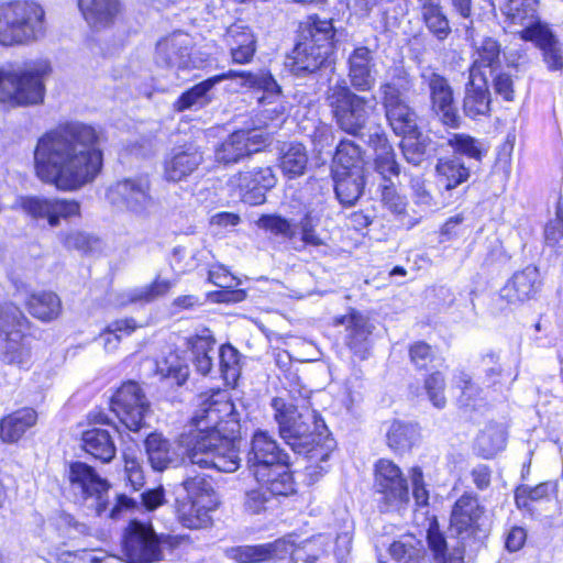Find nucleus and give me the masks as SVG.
<instances>
[{
    "instance_id": "1",
    "label": "nucleus",
    "mask_w": 563,
    "mask_h": 563,
    "mask_svg": "<svg viewBox=\"0 0 563 563\" xmlns=\"http://www.w3.org/2000/svg\"><path fill=\"white\" fill-rule=\"evenodd\" d=\"M199 409L192 418L194 427L183 432L175 443L161 433L145 439V452L152 468L163 472L177 466L185 457L201 468L231 473L239 468L240 456L235 437L223 434V423L233 422L234 405L224 389H211L199 395Z\"/></svg>"
},
{
    "instance_id": "2",
    "label": "nucleus",
    "mask_w": 563,
    "mask_h": 563,
    "mask_svg": "<svg viewBox=\"0 0 563 563\" xmlns=\"http://www.w3.org/2000/svg\"><path fill=\"white\" fill-rule=\"evenodd\" d=\"M103 134L93 125L71 121L43 134L35 146L36 176L63 191L92 183L103 164Z\"/></svg>"
},
{
    "instance_id": "3",
    "label": "nucleus",
    "mask_w": 563,
    "mask_h": 563,
    "mask_svg": "<svg viewBox=\"0 0 563 563\" xmlns=\"http://www.w3.org/2000/svg\"><path fill=\"white\" fill-rule=\"evenodd\" d=\"M284 379L287 395L274 397L271 401L279 435L294 452L308 453L309 459L320 456V460L324 461L328 454H321L318 448L324 423L318 413L308 407L310 390L300 385L296 372L287 369Z\"/></svg>"
},
{
    "instance_id": "4",
    "label": "nucleus",
    "mask_w": 563,
    "mask_h": 563,
    "mask_svg": "<svg viewBox=\"0 0 563 563\" xmlns=\"http://www.w3.org/2000/svg\"><path fill=\"white\" fill-rule=\"evenodd\" d=\"M52 68L47 60L8 64L0 68V102L11 107L40 104L45 96V78Z\"/></svg>"
},
{
    "instance_id": "5",
    "label": "nucleus",
    "mask_w": 563,
    "mask_h": 563,
    "mask_svg": "<svg viewBox=\"0 0 563 563\" xmlns=\"http://www.w3.org/2000/svg\"><path fill=\"white\" fill-rule=\"evenodd\" d=\"M235 77L243 79V86L263 90V96L258 99V101L262 104L276 103V106L269 110L272 113H274L276 117L284 114L286 107L279 102L282 98L280 87L273 78V76L264 70L258 73L229 70L222 75L203 80L184 92L174 103V109L176 111H185L188 109L201 108L206 106L210 101L208 92L211 90L214 84Z\"/></svg>"
},
{
    "instance_id": "6",
    "label": "nucleus",
    "mask_w": 563,
    "mask_h": 563,
    "mask_svg": "<svg viewBox=\"0 0 563 563\" xmlns=\"http://www.w3.org/2000/svg\"><path fill=\"white\" fill-rule=\"evenodd\" d=\"M45 34V11L33 0H14L0 4V45H25Z\"/></svg>"
},
{
    "instance_id": "7",
    "label": "nucleus",
    "mask_w": 563,
    "mask_h": 563,
    "mask_svg": "<svg viewBox=\"0 0 563 563\" xmlns=\"http://www.w3.org/2000/svg\"><path fill=\"white\" fill-rule=\"evenodd\" d=\"M327 104L336 125L345 133L357 136L367 126L377 109L375 97H364L354 92L345 80L329 86Z\"/></svg>"
},
{
    "instance_id": "8",
    "label": "nucleus",
    "mask_w": 563,
    "mask_h": 563,
    "mask_svg": "<svg viewBox=\"0 0 563 563\" xmlns=\"http://www.w3.org/2000/svg\"><path fill=\"white\" fill-rule=\"evenodd\" d=\"M312 543L313 539L297 543L295 534H287L268 543L233 547L225 553L239 563H262L284 559L287 554H290L292 563H314L318 554L312 551Z\"/></svg>"
},
{
    "instance_id": "9",
    "label": "nucleus",
    "mask_w": 563,
    "mask_h": 563,
    "mask_svg": "<svg viewBox=\"0 0 563 563\" xmlns=\"http://www.w3.org/2000/svg\"><path fill=\"white\" fill-rule=\"evenodd\" d=\"M29 320L20 308L11 302L0 305V357L11 365L23 366L31 357L24 343Z\"/></svg>"
},
{
    "instance_id": "10",
    "label": "nucleus",
    "mask_w": 563,
    "mask_h": 563,
    "mask_svg": "<svg viewBox=\"0 0 563 563\" xmlns=\"http://www.w3.org/2000/svg\"><path fill=\"white\" fill-rule=\"evenodd\" d=\"M391 81L380 85L382 103L385 109L386 119L395 134L404 136L417 133V114L401 97L404 91L410 88L408 74L397 68Z\"/></svg>"
},
{
    "instance_id": "11",
    "label": "nucleus",
    "mask_w": 563,
    "mask_h": 563,
    "mask_svg": "<svg viewBox=\"0 0 563 563\" xmlns=\"http://www.w3.org/2000/svg\"><path fill=\"white\" fill-rule=\"evenodd\" d=\"M188 497L178 501L177 518L189 529L206 528L211 523L210 511L218 506L214 490L203 476H194L183 483Z\"/></svg>"
},
{
    "instance_id": "12",
    "label": "nucleus",
    "mask_w": 563,
    "mask_h": 563,
    "mask_svg": "<svg viewBox=\"0 0 563 563\" xmlns=\"http://www.w3.org/2000/svg\"><path fill=\"white\" fill-rule=\"evenodd\" d=\"M152 184L146 176L128 177L109 186L106 198L110 205L139 218H148L156 207Z\"/></svg>"
},
{
    "instance_id": "13",
    "label": "nucleus",
    "mask_w": 563,
    "mask_h": 563,
    "mask_svg": "<svg viewBox=\"0 0 563 563\" xmlns=\"http://www.w3.org/2000/svg\"><path fill=\"white\" fill-rule=\"evenodd\" d=\"M167 540L158 537L151 526L131 521L124 533L123 550L128 563H153L163 559L162 547Z\"/></svg>"
},
{
    "instance_id": "14",
    "label": "nucleus",
    "mask_w": 563,
    "mask_h": 563,
    "mask_svg": "<svg viewBox=\"0 0 563 563\" xmlns=\"http://www.w3.org/2000/svg\"><path fill=\"white\" fill-rule=\"evenodd\" d=\"M246 464L255 478H263L282 464H288V455L267 431L257 430L252 437Z\"/></svg>"
},
{
    "instance_id": "15",
    "label": "nucleus",
    "mask_w": 563,
    "mask_h": 563,
    "mask_svg": "<svg viewBox=\"0 0 563 563\" xmlns=\"http://www.w3.org/2000/svg\"><path fill=\"white\" fill-rule=\"evenodd\" d=\"M375 489L383 510L399 507L409 501V488L400 468L391 461L382 459L375 465Z\"/></svg>"
},
{
    "instance_id": "16",
    "label": "nucleus",
    "mask_w": 563,
    "mask_h": 563,
    "mask_svg": "<svg viewBox=\"0 0 563 563\" xmlns=\"http://www.w3.org/2000/svg\"><path fill=\"white\" fill-rule=\"evenodd\" d=\"M276 176L269 166H255L234 174L229 186L238 196L251 206L266 201V192L276 185Z\"/></svg>"
},
{
    "instance_id": "17",
    "label": "nucleus",
    "mask_w": 563,
    "mask_h": 563,
    "mask_svg": "<svg viewBox=\"0 0 563 563\" xmlns=\"http://www.w3.org/2000/svg\"><path fill=\"white\" fill-rule=\"evenodd\" d=\"M420 78L430 93L431 110L450 128H459L461 118L454 103L453 89L449 80L432 68H423Z\"/></svg>"
},
{
    "instance_id": "18",
    "label": "nucleus",
    "mask_w": 563,
    "mask_h": 563,
    "mask_svg": "<svg viewBox=\"0 0 563 563\" xmlns=\"http://www.w3.org/2000/svg\"><path fill=\"white\" fill-rule=\"evenodd\" d=\"M484 514L485 508L476 496L464 494L455 501L450 526L462 544L481 539V533H484L481 522Z\"/></svg>"
},
{
    "instance_id": "19",
    "label": "nucleus",
    "mask_w": 563,
    "mask_h": 563,
    "mask_svg": "<svg viewBox=\"0 0 563 563\" xmlns=\"http://www.w3.org/2000/svg\"><path fill=\"white\" fill-rule=\"evenodd\" d=\"M112 409L129 430L136 432L144 426L150 404L141 387L135 382H128L113 396Z\"/></svg>"
},
{
    "instance_id": "20",
    "label": "nucleus",
    "mask_w": 563,
    "mask_h": 563,
    "mask_svg": "<svg viewBox=\"0 0 563 563\" xmlns=\"http://www.w3.org/2000/svg\"><path fill=\"white\" fill-rule=\"evenodd\" d=\"M192 40L188 34L175 32L157 42L156 64L177 71L197 68L202 60L192 55Z\"/></svg>"
},
{
    "instance_id": "21",
    "label": "nucleus",
    "mask_w": 563,
    "mask_h": 563,
    "mask_svg": "<svg viewBox=\"0 0 563 563\" xmlns=\"http://www.w3.org/2000/svg\"><path fill=\"white\" fill-rule=\"evenodd\" d=\"M269 144V135L262 130H239L231 133L214 152L216 161L223 164H235L241 159L260 152Z\"/></svg>"
},
{
    "instance_id": "22",
    "label": "nucleus",
    "mask_w": 563,
    "mask_h": 563,
    "mask_svg": "<svg viewBox=\"0 0 563 563\" xmlns=\"http://www.w3.org/2000/svg\"><path fill=\"white\" fill-rule=\"evenodd\" d=\"M68 481L75 495L80 496L84 500L95 499L96 510L99 515L106 509L104 496L109 484L90 465L82 462L70 464Z\"/></svg>"
},
{
    "instance_id": "23",
    "label": "nucleus",
    "mask_w": 563,
    "mask_h": 563,
    "mask_svg": "<svg viewBox=\"0 0 563 563\" xmlns=\"http://www.w3.org/2000/svg\"><path fill=\"white\" fill-rule=\"evenodd\" d=\"M21 207L32 218L47 220L51 227H57L60 219L80 214L79 202L68 199L27 197L22 199Z\"/></svg>"
},
{
    "instance_id": "24",
    "label": "nucleus",
    "mask_w": 563,
    "mask_h": 563,
    "mask_svg": "<svg viewBox=\"0 0 563 563\" xmlns=\"http://www.w3.org/2000/svg\"><path fill=\"white\" fill-rule=\"evenodd\" d=\"M541 285L539 269L529 265L514 273L500 289V296L510 303L523 302L533 298L540 291Z\"/></svg>"
},
{
    "instance_id": "25",
    "label": "nucleus",
    "mask_w": 563,
    "mask_h": 563,
    "mask_svg": "<svg viewBox=\"0 0 563 563\" xmlns=\"http://www.w3.org/2000/svg\"><path fill=\"white\" fill-rule=\"evenodd\" d=\"M490 101L486 77L470 70L462 104L464 114L473 120L487 117L490 112Z\"/></svg>"
},
{
    "instance_id": "26",
    "label": "nucleus",
    "mask_w": 563,
    "mask_h": 563,
    "mask_svg": "<svg viewBox=\"0 0 563 563\" xmlns=\"http://www.w3.org/2000/svg\"><path fill=\"white\" fill-rule=\"evenodd\" d=\"M347 77L356 91H369L375 86L374 52L366 46L355 47L347 58Z\"/></svg>"
},
{
    "instance_id": "27",
    "label": "nucleus",
    "mask_w": 563,
    "mask_h": 563,
    "mask_svg": "<svg viewBox=\"0 0 563 563\" xmlns=\"http://www.w3.org/2000/svg\"><path fill=\"white\" fill-rule=\"evenodd\" d=\"M223 41L230 49L232 62L247 64L256 52V38L252 30L243 23H234L227 29Z\"/></svg>"
},
{
    "instance_id": "28",
    "label": "nucleus",
    "mask_w": 563,
    "mask_h": 563,
    "mask_svg": "<svg viewBox=\"0 0 563 563\" xmlns=\"http://www.w3.org/2000/svg\"><path fill=\"white\" fill-rule=\"evenodd\" d=\"M88 25L97 31L111 26L121 12L119 0H78Z\"/></svg>"
},
{
    "instance_id": "29",
    "label": "nucleus",
    "mask_w": 563,
    "mask_h": 563,
    "mask_svg": "<svg viewBox=\"0 0 563 563\" xmlns=\"http://www.w3.org/2000/svg\"><path fill=\"white\" fill-rule=\"evenodd\" d=\"M202 153L196 147L177 150L164 162V178L178 183L191 175L202 163Z\"/></svg>"
},
{
    "instance_id": "30",
    "label": "nucleus",
    "mask_w": 563,
    "mask_h": 563,
    "mask_svg": "<svg viewBox=\"0 0 563 563\" xmlns=\"http://www.w3.org/2000/svg\"><path fill=\"white\" fill-rule=\"evenodd\" d=\"M333 37L334 29L331 21L310 19L300 26L299 40L329 56L333 52Z\"/></svg>"
},
{
    "instance_id": "31",
    "label": "nucleus",
    "mask_w": 563,
    "mask_h": 563,
    "mask_svg": "<svg viewBox=\"0 0 563 563\" xmlns=\"http://www.w3.org/2000/svg\"><path fill=\"white\" fill-rule=\"evenodd\" d=\"M332 174L334 180V191L340 203L344 207L354 206L361 198L364 190V172H358L356 169L354 173L335 172Z\"/></svg>"
},
{
    "instance_id": "32",
    "label": "nucleus",
    "mask_w": 563,
    "mask_h": 563,
    "mask_svg": "<svg viewBox=\"0 0 563 563\" xmlns=\"http://www.w3.org/2000/svg\"><path fill=\"white\" fill-rule=\"evenodd\" d=\"M328 58L329 55L299 40L292 51L288 66L294 75L306 76L317 71Z\"/></svg>"
},
{
    "instance_id": "33",
    "label": "nucleus",
    "mask_w": 563,
    "mask_h": 563,
    "mask_svg": "<svg viewBox=\"0 0 563 563\" xmlns=\"http://www.w3.org/2000/svg\"><path fill=\"white\" fill-rule=\"evenodd\" d=\"M421 19L428 31L438 40L445 41L452 30L440 0H418Z\"/></svg>"
},
{
    "instance_id": "34",
    "label": "nucleus",
    "mask_w": 563,
    "mask_h": 563,
    "mask_svg": "<svg viewBox=\"0 0 563 563\" xmlns=\"http://www.w3.org/2000/svg\"><path fill=\"white\" fill-rule=\"evenodd\" d=\"M84 450L95 459L109 463L115 456L117 448L109 430L92 428L81 435Z\"/></svg>"
},
{
    "instance_id": "35",
    "label": "nucleus",
    "mask_w": 563,
    "mask_h": 563,
    "mask_svg": "<svg viewBox=\"0 0 563 563\" xmlns=\"http://www.w3.org/2000/svg\"><path fill=\"white\" fill-rule=\"evenodd\" d=\"M373 329V324L363 314L358 312L350 314L347 320V345L361 360L366 358L368 355L371 347L369 335Z\"/></svg>"
},
{
    "instance_id": "36",
    "label": "nucleus",
    "mask_w": 563,
    "mask_h": 563,
    "mask_svg": "<svg viewBox=\"0 0 563 563\" xmlns=\"http://www.w3.org/2000/svg\"><path fill=\"white\" fill-rule=\"evenodd\" d=\"M427 542L434 563H464L465 544L449 549L446 539L437 523L429 527Z\"/></svg>"
},
{
    "instance_id": "37",
    "label": "nucleus",
    "mask_w": 563,
    "mask_h": 563,
    "mask_svg": "<svg viewBox=\"0 0 563 563\" xmlns=\"http://www.w3.org/2000/svg\"><path fill=\"white\" fill-rule=\"evenodd\" d=\"M438 184L440 187L450 191L470 177V170L465 167L463 161L457 156L442 157L435 165Z\"/></svg>"
},
{
    "instance_id": "38",
    "label": "nucleus",
    "mask_w": 563,
    "mask_h": 563,
    "mask_svg": "<svg viewBox=\"0 0 563 563\" xmlns=\"http://www.w3.org/2000/svg\"><path fill=\"white\" fill-rule=\"evenodd\" d=\"M37 420V413L32 408H23L7 417L0 422V437L3 442L18 441L25 431L33 427Z\"/></svg>"
},
{
    "instance_id": "39",
    "label": "nucleus",
    "mask_w": 563,
    "mask_h": 563,
    "mask_svg": "<svg viewBox=\"0 0 563 563\" xmlns=\"http://www.w3.org/2000/svg\"><path fill=\"white\" fill-rule=\"evenodd\" d=\"M29 312L36 319L49 322L57 319L62 312V301L52 291H40L30 295L26 301Z\"/></svg>"
},
{
    "instance_id": "40",
    "label": "nucleus",
    "mask_w": 563,
    "mask_h": 563,
    "mask_svg": "<svg viewBox=\"0 0 563 563\" xmlns=\"http://www.w3.org/2000/svg\"><path fill=\"white\" fill-rule=\"evenodd\" d=\"M539 0H508L501 8L509 26H519L523 29L534 20L538 15Z\"/></svg>"
},
{
    "instance_id": "41",
    "label": "nucleus",
    "mask_w": 563,
    "mask_h": 563,
    "mask_svg": "<svg viewBox=\"0 0 563 563\" xmlns=\"http://www.w3.org/2000/svg\"><path fill=\"white\" fill-rule=\"evenodd\" d=\"M364 172L361 147L350 140H342L333 156L332 173L335 172Z\"/></svg>"
},
{
    "instance_id": "42",
    "label": "nucleus",
    "mask_w": 563,
    "mask_h": 563,
    "mask_svg": "<svg viewBox=\"0 0 563 563\" xmlns=\"http://www.w3.org/2000/svg\"><path fill=\"white\" fill-rule=\"evenodd\" d=\"M308 165L306 147L300 143L290 144L280 157V168L288 178L305 174Z\"/></svg>"
},
{
    "instance_id": "43",
    "label": "nucleus",
    "mask_w": 563,
    "mask_h": 563,
    "mask_svg": "<svg viewBox=\"0 0 563 563\" xmlns=\"http://www.w3.org/2000/svg\"><path fill=\"white\" fill-rule=\"evenodd\" d=\"M194 365L202 375H207L213 367L216 341L211 335H199L192 342Z\"/></svg>"
},
{
    "instance_id": "44",
    "label": "nucleus",
    "mask_w": 563,
    "mask_h": 563,
    "mask_svg": "<svg viewBox=\"0 0 563 563\" xmlns=\"http://www.w3.org/2000/svg\"><path fill=\"white\" fill-rule=\"evenodd\" d=\"M272 475L255 478L257 483H263L269 496H289L295 493V483L292 475L287 471V464L276 467Z\"/></svg>"
},
{
    "instance_id": "45",
    "label": "nucleus",
    "mask_w": 563,
    "mask_h": 563,
    "mask_svg": "<svg viewBox=\"0 0 563 563\" xmlns=\"http://www.w3.org/2000/svg\"><path fill=\"white\" fill-rule=\"evenodd\" d=\"M375 167L385 179L398 176L400 173L395 152L387 142V139L383 136H378L377 144L375 145Z\"/></svg>"
},
{
    "instance_id": "46",
    "label": "nucleus",
    "mask_w": 563,
    "mask_h": 563,
    "mask_svg": "<svg viewBox=\"0 0 563 563\" xmlns=\"http://www.w3.org/2000/svg\"><path fill=\"white\" fill-rule=\"evenodd\" d=\"M418 439V429L411 423L394 421L387 431V443L395 451H406Z\"/></svg>"
},
{
    "instance_id": "47",
    "label": "nucleus",
    "mask_w": 563,
    "mask_h": 563,
    "mask_svg": "<svg viewBox=\"0 0 563 563\" xmlns=\"http://www.w3.org/2000/svg\"><path fill=\"white\" fill-rule=\"evenodd\" d=\"M219 371L227 385H234L241 374L240 353L231 344H223L218 352Z\"/></svg>"
},
{
    "instance_id": "48",
    "label": "nucleus",
    "mask_w": 563,
    "mask_h": 563,
    "mask_svg": "<svg viewBox=\"0 0 563 563\" xmlns=\"http://www.w3.org/2000/svg\"><path fill=\"white\" fill-rule=\"evenodd\" d=\"M500 44L493 37H485L476 45L475 58L470 70L482 74L483 67L493 68L500 60Z\"/></svg>"
},
{
    "instance_id": "49",
    "label": "nucleus",
    "mask_w": 563,
    "mask_h": 563,
    "mask_svg": "<svg viewBox=\"0 0 563 563\" xmlns=\"http://www.w3.org/2000/svg\"><path fill=\"white\" fill-rule=\"evenodd\" d=\"M421 542L413 536H405L389 547V553L397 563H422Z\"/></svg>"
},
{
    "instance_id": "50",
    "label": "nucleus",
    "mask_w": 563,
    "mask_h": 563,
    "mask_svg": "<svg viewBox=\"0 0 563 563\" xmlns=\"http://www.w3.org/2000/svg\"><path fill=\"white\" fill-rule=\"evenodd\" d=\"M173 283L167 279H155L152 284L129 290L123 303L151 302L167 294Z\"/></svg>"
},
{
    "instance_id": "51",
    "label": "nucleus",
    "mask_w": 563,
    "mask_h": 563,
    "mask_svg": "<svg viewBox=\"0 0 563 563\" xmlns=\"http://www.w3.org/2000/svg\"><path fill=\"white\" fill-rule=\"evenodd\" d=\"M400 147L405 159L413 166H419L426 158V137H423L419 130L417 133L404 135Z\"/></svg>"
},
{
    "instance_id": "52",
    "label": "nucleus",
    "mask_w": 563,
    "mask_h": 563,
    "mask_svg": "<svg viewBox=\"0 0 563 563\" xmlns=\"http://www.w3.org/2000/svg\"><path fill=\"white\" fill-rule=\"evenodd\" d=\"M514 33L518 34L523 41L532 42L540 49L547 46L554 37L549 25L540 19L534 20L523 29L515 30Z\"/></svg>"
},
{
    "instance_id": "53",
    "label": "nucleus",
    "mask_w": 563,
    "mask_h": 563,
    "mask_svg": "<svg viewBox=\"0 0 563 563\" xmlns=\"http://www.w3.org/2000/svg\"><path fill=\"white\" fill-rule=\"evenodd\" d=\"M269 500L271 496L263 483H257V486L245 490L243 499L244 511L251 515H260L266 511Z\"/></svg>"
},
{
    "instance_id": "54",
    "label": "nucleus",
    "mask_w": 563,
    "mask_h": 563,
    "mask_svg": "<svg viewBox=\"0 0 563 563\" xmlns=\"http://www.w3.org/2000/svg\"><path fill=\"white\" fill-rule=\"evenodd\" d=\"M258 228L272 232L276 235H282L289 240L296 236V227L289 220L276 216V214H264L256 221Z\"/></svg>"
},
{
    "instance_id": "55",
    "label": "nucleus",
    "mask_w": 563,
    "mask_h": 563,
    "mask_svg": "<svg viewBox=\"0 0 563 563\" xmlns=\"http://www.w3.org/2000/svg\"><path fill=\"white\" fill-rule=\"evenodd\" d=\"M555 487V484L545 482L534 487L522 485L517 488L515 494V500L519 508H527L529 501H538L548 497L551 489Z\"/></svg>"
},
{
    "instance_id": "56",
    "label": "nucleus",
    "mask_w": 563,
    "mask_h": 563,
    "mask_svg": "<svg viewBox=\"0 0 563 563\" xmlns=\"http://www.w3.org/2000/svg\"><path fill=\"white\" fill-rule=\"evenodd\" d=\"M476 443L481 454L489 459L504 448L505 437L501 431L486 430L477 437Z\"/></svg>"
},
{
    "instance_id": "57",
    "label": "nucleus",
    "mask_w": 563,
    "mask_h": 563,
    "mask_svg": "<svg viewBox=\"0 0 563 563\" xmlns=\"http://www.w3.org/2000/svg\"><path fill=\"white\" fill-rule=\"evenodd\" d=\"M317 224L318 221L311 213H306L298 224H295L296 231L299 230L300 240L305 245L321 246L325 244L324 240L317 233Z\"/></svg>"
},
{
    "instance_id": "58",
    "label": "nucleus",
    "mask_w": 563,
    "mask_h": 563,
    "mask_svg": "<svg viewBox=\"0 0 563 563\" xmlns=\"http://www.w3.org/2000/svg\"><path fill=\"white\" fill-rule=\"evenodd\" d=\"M410 188L412 190V197L417 205L424 207H440L444 206V201H438L427 181L421 177H412L410 180Z\"/></svg>"
},
{
    "instance_id": "59",
    "label": "nucleus",
    "mask_w": 563,
    "mask_h": 563,
    "mask_svg": "<svg viewBox=\"0 0 563 563\" xmlns=\"http://www.w3.org/2000/svg\"><path fill=\"white\" fill-rule=\"evenodd\" d=\"M448 144L456 152L466 155L471 158H479L481 150L477 145V141L463 133H454L448 140Z\"/></svg>"
},
{
    "instance_id": "60",
    "label": "nucleus",
    "mask_w": 563,
    "mask_h": 563,
    "mask_svg": "<svg viewBox=\"0 0 563 563\" xmlns=\"http://www.w3.org/2000/svg\"><path fill=\"white\" fill-rule=\"evenodd\" d=\"M424 387L433 406L437 408H443L446 402L444 397V376L440 372L431 374L426 379Z\"/></svg>"
},
{
    "instance_id": "61",
    "label": "nucleus",
    "mask_w": 563,
    "mask_h": 563,
    "mask_svg": "<svg viewBox=\"0 0 563 563\" xmlns=\"http://www.w3.org/2000/svg\"><path fill=\"white\" fill-rule=\"evenodd\" d=\"M493 74V88L496 95L500 96L505 101H512L515 99V82L510 73L500 70Z\"/></svg>"
},
{
    "instance_id": "62",
    "label": "nucleus",
    "mask_w": 563,
    "mask_h": 563,
    "mask_svg": "<svg viewBox=\"0 0 563 563\" xmlns=\"http://www.w3.org/2000/svg\"><path fill=\"white\" fill-rule=\"evenodd\" d=\"M383 205L395 214H401L406 210V199L401 197L393 185H384L382 189Z\"/></svg>"
},
{
    "instance_id": "63",
    "label": "nucleus",
    "mask_w": 563,
    "mask_h": 563,
    "mask_svg": "<svg viewBox=\"0 0 563 563\" xmlns=\"http://www.w3.org/2000/svg\"><path fill=\"white\" fill-rule=\"evenodd\" d=\"M544 62L553 70L563 69V49L554 36L542 49Z\"/></svg>"
},
{
    "instance_id": "64",
    "label": "nucleus",
    "mask_w": 563,
    "mask_h": 563,
    "mask_svg": "<svg viewBox=\"0 0 563 563\" xmlns=\"http://www.w3.org/2000/svg\"><path fill=\"white\" fill-rule=\"evenodd\" d=\"M410 361L417 368H426L433 360L431 346L424 342H416L409 349Z\"/></svg>"
}]
</instances>
